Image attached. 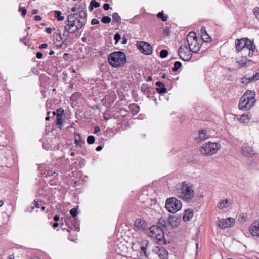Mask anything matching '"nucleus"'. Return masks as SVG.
<instances>
[{
    "mask_svg": "<svg viewBox=\"0 0 259 259\" xmlns=\"http://www.w3.org/2000/svg\"><path fill=\"white\" fill-rule=\"evenodd\" d=\"M255 93L253 91L247 90L241 97L238 108L240 110L246 111L251 109L255 102Z\"/></svg>",
    "mask_w": 259,
    "mask_h": 259,
    "instance_id": "nucleus-1",
    "label": "nucleus"
},
{
    "mask_svg": "<svg viewBox=\"0 0 259 259\" xmlns=\"http://www.w3.org/2000/svg\"><path fill=\"white\" fill-rule=\"evenodd\" d=\"M76 15H68L67 20L65 21L64 29L69 33L73 34L84 26V22L79 21Z\"/></svg>",
    "mask_w": 259,
    "mask_h": 259,
    "instance_id": "nucleus-2",
    "label": "nucleus"
},
{
    "mask_svg": "<svg viewBox=\"0 0 259 259\" xmlns=\"http://www.w3.org/2000/svg\"><path fill=\"white\" fill-rule=\"evenodd\" d=\"M109 64L114 68L123 66L126 62L127 59L123 52L119 51L111 53L108 57Z\"/></svg>",
    "mask_w": 259,
    "mask_h": 259,
    "instance_id": "nucleus-3",
    "label": "nucleus"
},
{
    "mask_svg": "<svg viewBox=\"0 0 259 259\" xmlns=\"http://www.w3.org/2000/svg\"><path fill=\"white\" fill-rule=\"evenodd\" d=\"M195 195L193 185L188 181H184L181 184L180 191L178 193L179 198L186 202L192 200Z\"/></svg>",
    "mask_w": 259,
    "mask_h": 259,
    "instance_id": "nucleus-4",
    "label": "nucleus"
},
{
    "mask_svg": "<svg viewBox=\"0 0 259 259\" xmlns=\"http://www.w3.org/2000/svg\"><path fill=\"white\" fill-rule=\"evenodd\" d=\"M220 148V145L219 144L216 142H208L200 147V151L202 154L212 155L216 153Z\"/></svg>",
    "mask_w": 259,
    "mask_h": 259,
    "instance_id": "nucleus-5",
    "label": "nucleus"
},
{
    "mask_svg": "<svg viewBox=\"0 0 259 259\" xmlns=\"http://www.w3.org/2000/svg\"><path fill=\"white\" fill-rule=\"evenodd\" d=\"M181 201L175 197H170L167 199L165 203L166 210L171 213H175L180 210L182 208Z\"/></svg>",
    "mask_w": 259,
    "mask_h": 259,
    "instance_id": "nucleus-6",
    "label": "nucleus"
},
{
    "mask_svg": "<svg viewBox=\"0 0 259 259\" xmlns=\"http://www.w3.org/2000/svg\"><path fill=\"white\" fill-rule=\"evenodd\" d=\"M149 235L158 241H162L164 239L163 230L160 227L154 225L149 228Z\"/></svg>",
    "mask_w": 259,
    "mask_h": 259,
    "instance_id": "nucleus-7",
    "label": "nucleus"
},
{
    "mask_svg": "<svg viewBox=\"0 0 259 259\" xmlns=\"http://www.w3.org/2000/svg\"><path fill=\"white\" fill-rule=\"evenodd\" d=\"M192 53L187 46H181L178 49V54L180 58L185 61H188L191 59Z\"/></svg>",
    "mask_w": 259,
    "mask_h": 259,
    "instance_id": "nucleus-8",
    "label": "nucleus"
},
{
    "mask_svg": "<svg viewBox=\"0 0 259 259\" xmlns=\"http://www.w3.org/2000/svg\"><path fill=\"white\" fill-rule=\"evenodd\" d=\"M80 5H76L75 7L72 8L71 11L73 12H77L78 13H74L73 14H70V15H76L77 19L79 20V21L84 22V24L86 23V17L87 13L83 10H79Z\"/></svg>",
    "mask_w": 259,
    "mask_h": 259,
    "instance_id": "nucleus-9",
    "label": "nucleus"
},
{
    "mask_svg": "<svg viewBox=\"0 0 259 259\" xmlns=\"http://www.w3.org/2000/svg\"><path fill=\"white\" fill-rule=\"evenodd\" d=\"M138 49L140 51L146 55H150L152 53V47L147 42L140 41L137 43Z\"/></svg>",
    "mask_w": 259,
    "mask_h": 259,
    "instance_id": "nucleus-10",
    "label": "nucleus"
},
{
    "mask_svg": "<svg viewBox=\"0 0 259 259\" xmlns=\"http://www.w3.org/2000/svg\"><path fill=\"white\" fill-rule=\"evenodd\" d=\"M65 223L70 229H74L77 232L79 231V223L77 218H71L70 217L65 219Z\"/></svg>",
    "mask_w": 259,
    "mask_h": 259,
    "instance_id": "nucleus-11",
    "label": "nucleus"
},
{
    "mask_svg": "<svg viewBox=\"0 0 259 259\" xmlns=\"http://www.w3.org/2000/svg\"><path fill=\"white\" fill-rule=\"evenodd\" d=\"M235 222L233 218L229 217L227 219H222L218 220V225L222 229H225L228 227H232Z\"/></svg>",
    "mask_w": 259,
    "mask_h": 259,
    "instance_id": "nucleus-12",
    "label": "nucleus"
},
{
    "mask_svg": "<svg viewBox=\"0 0 259 259\" xmlns=\"http://www.w3.org/2000/svg\"><path fill=\"white\" fill-rule=\"evenodd\" d=\"M155 251L161 259H172L174 255L168 254L166 249L163 247H156Z\"/></svg>",
    "mask_w": 259,
    "mask_h": 259,
    "instance_id": "nucleus-13",
    "label": "nucleus"
},
{
    "mask_svg": "<svg viewBox=\"0 0 259 259\" xmlns=\"http://www.w3.org/2000/svg\"><path fill=\"white\" fill-rule=\"evenodd\" d=\"M249 231L252 236L259 237V220L255 221L251 224Z\"/></svg>",
    "mask_w": 259,
    "mask_h": 259,
    "instance_id": "nucleus-14",
    "label": "nucleus"
},
{
    "mask_svg": "<svg viewBox=\"0 0 259 259\" xmlns=\"http://www.w3.org/2000/svg\"><path fill=\"white\" fill-rule=\"evenodd\" d=\"M135 227L140 231L144 230L147 227L146 222L141 218L137 219L134 223Z\"/></svg>",
    "mask_w": 259,
    "mask_h": 259,
    "instance_id": "nucleus-15",
    "label": "nucleus"
},
{
    "mask_svg": "<svg viewBox=\"0 0 259 259\" xmlns=\"http://www.w3.org/2000/svg\"><path fill=\"white\" fill-rule=\"evenodd\" d=\"M53 37L54 44L55 46L58 48L62 47L63 44V42L62 41L63 38L60 33H54Z\"/></svg>",
    "mask_w": 259,
    "mask_h": 259,
    "instance_id": "nucleus-16",
    "label": "nucleus"
},
{
    "mask_svg": "<svg viewBox=\"0 0 259 259\" xmlns=\"http://www.w3.org/2000/svg\"><path fill=\"white\" fill-rule=\"evenodd\" d=\"M48 167L44 164L40 165L38 167V169L41 171L42 175H44L46 177L53 176V175H58L55 172H53L52 171L49 170Z\"/></svg>",
    "mask_w": 259,
    "mask_h": 259,
    "instance_id": "nucleus-17",
    "label": "nucleus"
},
{
    "mask_svg": "<svg viewBox=\"0 0 259 259\" xmlns=\"http://www.w3.org/2000/svg\"><path fill=\"white\" fill-rule=\"evenodd\" d=\"M169 226L172 228H175L179 225L180 218L175 215H170L168 217Z\"/></svg>",
    "mask_w": 259,
    "mask_h": 259,
    "instance_id": "nucleus-18",
    "label": "nucleus"
},
{
    "mask_svg": "<svg viewBox=\"0 0 259 259\" xmlns=\"http://www.w3.org/2000/svg\"><path fill=\"white\" fill-rule=\"evenodd\" d=\"M189 46V48L191 50V51L193 53H197V52L200 49V46L197 42V40H193L192 41L189 42L188 43Z\"/></svg>",
    "mask_w": 259,
    "mask_h": 259,
    "instance_id": "nucleus-19",
    "label": "nucleus"
},
{
    "mask_svg": "<svg viewBox=\"0 0 259 259\" xmlns=\"http://www.w3.org/2000/svg\"><path fill=\"white\" fill-rule=\"evenodd\" d=\"M245 38H242L240 39H236L235 41V48L237 52H240L245 49L246 43L245 42Z\"/></svg>",
    "mask_w": 259,
    "mask_h": 259,
    "instance_id": "nucleus-20",
    "label": "nucleus"
},
{
    "mask_svg": "<svg viewBox=\"0 0 259 259\" xmlns=\"http://www.w3.org/2000/svg\"><path fill=\"white\" fill-rule=\"evenodd\" d=\"M209 137V135L205 130H202L199 132L198 137L195 139L197 142H201L207 139Z\"/></svg>",
    "mask_w": 259,
    "mask_h": 259,
    "instance_id": "nucleus-21",
    "label": "nucleus"
},
{
    "mask_svg": "<svg viewBox=\"0 0 259 259\" xmlns=\"http://www.w3.org/2000/svg\"><path fill=\"white\" fill-rule=\"evenodd\" d=\"M242 153L245 156L250 157L255 155V152L252 147L245 146L242 148Z\"/></svg>",
    "mask_w": 259,
    "mask_h": 259,
    "instance_id": "nucleus-22",
    "label": "nucleus"
},
{
    "mask_svg": "<svg viewBox=\"0 0 259 259\" xmlns=\"http://www.w3.org/2000/svg\"><path fill=\"white\" fill-rule=\"evenodd\" d=\"M201 39L203 42H207L210 41L211 37L207 33L204 26H202L201 28Z\"/></svg>",
    "mask_w": 259,
    "mask_h": 259,
    "instance_id": "nucleus-23",
    "label": "nucleus"
},
{
    "mask_svg": "<svg viewBox=\"0 0 259 259\" xmlns=\"http://www.w3.org/2000/svg\"><path fill=\"white\" fill-rule=\"evenodd\" d=\"M152 89L149 87L147 84L143 83L141 87V91L147 97H149L151 94V90Z\"/></svg>",
    "mask_w": 259,
    "mask_h": 259,
    "instance_id": "nucleus-24",
    "label": "nucleus"
},
{
    "mask_svg": "<svg viewBox=\"0 0 259 259\" xmlns=\"http://www.w3.org/2000/svg\"><path fill=\"white\" fill-rule=\"evenodd\" d=\"M251 62V60L248 59L246 57H242L237 61L241 67L247 66L249 65Z\"/></svg>",
    "mask_w": 259,
    "mask_h": 259,
    "instance_id": "nucleus-25",
    "label": "nucleus"
},
{
    "mask_svg": "<svg viewBox=\"0 0 259 259\" xmlns=\"http://www.w3.org/2000/svg\"><path fill=\"white\" fill-rule=\"evenodd\" d=\"M155 84L157 86L156 90L158 93L163 94L166 92V89L164 83L162 82L157 81L156 82Z\"/></svg>",
    "mask_w": 259,
    "mask_h": 259,
    "instance_id": "nucleus-26",
    "label": "nucleus"
},
{
    "mask_svg": "<svg viewBox=\"0 0 259 259\" xmlns=\"http://www.w3.org/2000/svg\"><path fill=\"white\" fill-rule=\"evenodd\" d=\"M158 223L161 225V226L165 228L169 226L168 218H166L165 217H161L158 219Z\"/></svg>",
    "mask_w": 259,
    "mask_h": 259,
    "instance_id": "nucleus-27",
    "label": "nucleus"
},
{
    "mask_svg": "<svg viewBox=\"0 0 259 259\" xmlns=\"http://www.w3.org/2000/svg\"><path fill=\"white\" fill-rule=\"evenodd\" d=\"M193 215V212L192 210L189 209H186L185 211V214H184L183 218V220L185 222H189L190 221L191 219L192 218Z\"/></svg>",
    "mask_w": 259,
    "mask_h": 259,
    "instance_id": "nucleus-28",
    "label": "nucleus"
},
{
    "mask_svg": "<svg viewBox=\"0 0 259 259\" xmlns=\"http://www.w3.org/2000/svg\"><path fill=\"white\" fill-rule=\"evenodd\" d=\"M245 42L246 43L245 48L252 51H254L256 49V47L254 45L253 41L250 40L247 38H245Z\"/></svg>",
    "mask_w": 259,
    "mask_h": 259,
    "instance_id": "nucleus-29",
    "label": "nucleus"
},
{
    "mask_svg": "<svg viewBox=\"0 0 259 259\" xmlns=\"http://www.w3.org/2000/svg\"><path fill=\"white\" fill-rule=\"evenodd\" d=\"M251 116L248 114H244L242 115L239 118V121L242 123H247L249 122Z\"/></svg>",
    "mask_w": 259,
    "mask_h": 259,
    "instance_id": "nucleus-30",
    "label": "nucleus"
},
{
    "mask_svg": "<svg viewBox=\"0 0 259 259\" xmlns=\"http://www.w3.org/2000/svg\"><path fill=\"white\" fill-rule=\"evenodd\" d=\"M229 205L230 203L228 200L226 199L225 200H223L220 201L218 204L217 206L219 208L222 209L224 208L228 207V206H229Z\"/></svg>",
    "mask_w": 259,
    "mask_h": 259,
    "instance_id": "nucleus-31",
    "label": "nucleus"
},
{
    "mask_svg": "<svg viewBox=\"0 0 259 259\" xmlns=\"http://www.w3.org/2000/svg\"><path fill=\"white\" fill-rule=\"evenodd\" d=\"M251 81H252L251 76L249 74L245 75L241 79V83L245 85L247 84Z\"/></svg>",
    "mask_w": 259,
    "mask_h": 259,
    "instance_id": "nucleus-32",
    "label": "nucleus"
},
{
    "mask_svg": "<svg viewBox=\"0 0 259 259\" xmlns=\"http://www.w3.org/2000/svg\"><path fill=\"white\" fill-rule=\"evenodd\" d=\"M140 249L141 250L146 254L147 247L149 244V241L147 240H144L141 241Z\"/></svg>",
    "mask_w": 259,
    "mask_h": 259,
    "instance_id": "nucleus-33",
    "label": "nucleus"
},
{
    "mask_svg": "<svg viewBox=\"0 0 259 259\" xmlns=\"http://www.w3.org/2000/svg\"><path fill=\"white\" fill-rule=\"evenodd\" d=\"M100 4L99 2L96 1L95 0H92L90 2V5L89 6V10L90 11H92L94 8H97L99 7Z\"/></svg>",
    "mask_w": 259,
    "mask_h": 259,
    "instance_id": "nucleus-34",
    "label": "nucleus"
},
{
    "mask_svg": "<svg viewBox=\"0 0 259 259\" xmlns=\"http://www.w3.org/2000/svg\"><path fill=\"white\" fill-rule=\"evenodd\" d=\"M197 40L196 35L194 32H190L187 35V42L192 41L193 40Z\"/></svg>",
    "mask_w": 259,
    "mask_h": 259,
    "instance_id": "nucleus-35",
    "label": "nucleus"
},
{
    "mask_svg": "<svg viewBox=\"0 0 259 259\" xmlns=\"http://www.w3.org/2000/svg\"><path fill=\"white\" fill-rule=\"evenodd\" d=\"M112 16L113 18V22H115V23L118 24L121 23V19L117 13H113Z\"/></svg>",
    "mask_w": 259,
    "mask_h": 259,
    "instance_id": "nucleus-36",
    "label": "nucleus"
},
{
    "mask_svg": "<svg viewBox=\"0 0 259 259\" xmlns=\"http://www.w3.org/2000/svg\"><path fill=\"white\" fill-rule=\"evenodd\" d=\"M75 141L74 143L76 145L81 146V136L80 134L77 133H74Z\"/></svg>",
    "mask_w": 259,
    "mask_h": 259,
    "instance_id": "nucleus-37",
    "label": "nucleus"
},
{
    "mask_svg": "<svg viewBox=\"0 0 259 259\" xmlns=\"http://www.w3.org/2000/svg\"><path fill=\"white\" fill-rule=\"evenodd\" d=\"M56 124L60 126L63 123V114L58 113L56 115Z\"/></svg>",
    "mask_w": 259,
    "mask_h": 259,
    "instance_id": "nucleus-38",
    "label": "nucleus"
},
{
    "mask_svg": "<svg viewBox=\"0 0 259 259\" xmlns=\"http://www.w3.org/2000/svg\"><path fill=\"white\" fill-rule=\"evenodd\" d=\"M55 17L57 19L58 21H62L64 19V17L62 16V12L58 10L54 11Z\"/></svg>",
    "mask_w": 259,
    "mask_h": 259,
    "instance_id": "nucleus-39",
    "label": "nucleus"
},
{
    "mask_svg": "<svg viewBox=\"0 0 259 259\" xmlns=\"http://www.w3.org/2000/svg\"><path fill=\"white\" fill-rule=\"evenodd\" d=\"M78 206H77L76 207H75L73 208H72L71 209H70V214L72 216V218H76V217H77V214H78V212H77V209H78Z\"/></svg>",
    "mask_w": 259,
    "mask_h": 259,
    "instance_id": "nucleus-40",
    "label": "nucleus"
},
{
    "mask_svg": "<svg viewBox=\"0 0 259 259\" xmlns=\"http://www.w3.org/2000/svg\"><path fill=\"white\" fill-rule=\"evenodd\" d=\"M157 17L158 18H160L161 20L163 22H165L167 21L168 19V16L167 15H164L162 12H159L157 14Z\"/></svg>",
    "mask_w": 259,
    "mask_h": 259,
    "instance_id": "nucleus-41",
    "label": "nucleus"
},
{
    "mask_svg": "<svg viewBox=\"0 0 259 259\" xmlns=\"http://www.w3.org/2000/svg\"><path fill=\"white\" fill-rule=\"evenodd\" d=\"M130 107L136 113H137L138 112H139L140 107L138 105H137L136 104H130Z\"/></svg>",
    "mask_w": 259,
    "mask_h": 259,
    "instance_id": "nucleus-42",
    "label": "nucleus"
},
{
    "mask_svg": "<svg viewBox=\"0 0 259 259\" xmlns=\"http://www.w3.org/2000/svg\"><path fill=\"white\" fill-rule=\"evenodd\" d=\"M182 66V64L180 61H176L174 63V67L172 68V71L176 72L178 69Z\"/></svg>",
    "mask_w": 259,
    "mask_h": 259,
    "instance_id": "nucleus-43",
    "label": "nucleus"
},
{
    "mask_svg": "<svg viewBox=\"0 0 259 259\" xmlns=\"http://www.w3.org/2000/svg\"><path fill=\"white\" fill-rule=\"evenodd\" d=\"M111 21V19L109 16H103L101 19L102 22L105 24L109 23Z\"/></svg>",
    "mask_w": 259,
    "mask_h": 259,
    "instance_id": "nucleus-44",
    "label": "nucleus"
},
{
    "mask_svg": "<svg viewBox=\"0 0 259 259\" xmlns=\"http://www.w3.org/2000/svg\"><path fill=\"white\" fill-rule=\"evenodd\" d=\"M168 52L167 50L163 49L160 52V57L162 58H164L167 56Z\"/></svg>",
    "mask_w": 259,
    "mask_h": 259,
    "instance_id": "nucleus-45",
    "label": "nucleus"
},
{
    "mask_svg": "<svg viewBox=\"0 0 259 259\" xmlns=\"http://www.w3.org/2000/svg\"><path fill=\"white\" fill-rule=\"evenodd\" d=\"M87 143L89 144H92L95 142V137L92 135L89 136L87 139Z\"/></svg>",
    "mask_w": 259,
    "mask_h": 259,
    "instance_id": "nucleus-46",
    "label": "nucleus"
},
{
    "mask_svg": "<svg viewBox=\"0 0 259 259\" xmlns=\"http://www.w3.org/2000/svg\"><path fill=\"white\" fill-rule=\"evenodd\" d=\"M253 13L256 17V18L259 20V7H255L253 10Z\"/></svg>",
    "mask_w": 259,
    "mask_h": 259,
    "instance_id": "nucleus-47",
    "label": "nucleus"
},
{
    "mask_svg": "<svg viewBox=\"0 0 259 259\" xmlns=\"http://www.w3.org/2000/svg\"><path fill=\"white\" fill-rule=\"evenodd\" d=\"M114 39L115 41V44H117L121 39V36L118 33H116L114 36Z\"/></svg>",
    "mask_w": 259,
    "mask_h": 259,
    "instance_id": "nucleus-48",
    "label": "nucleus"
},
{
    "mask_svg": "<svg viewBox=\"0 0 259 259\" xmlns=\"http://www.w3.org/2000/svg\"><path fill=\"white\" fill-rule=\"evenodd\" d=\"M40 207V205L39 204L38 201H34L33 204H32V206H31V210L34 209V208H38Z\"/></svg>",
    "mask_w": 259,
    "mask_h": 259,
    "instance_id": "nucleus-49",
    "label": "nucleus"
},
{
    "mask_svg": "<svg viewBox=\"0 0 259 259\" xmlns=\"http://www.w3.org/2000/svg\"><path fill=\"white\" fill-rule=\"evenodd\" d=\"M18 11L21 13L22 16H24L27 12L26 9L25 8L20 7Z\"/></svg>",
    "mask_w": 259,
    "mask_h": 259,
    "instance_id": "nucleus-50",
    "label": "nucleus"
},
{
    "mask_svg": "<svg viewBox=\"0 0 259 259\" xmlns=\"http://www.w3.org/2000/svg\"><path fill=\"white\" fill-rule=\"evenodd\" d=\"M252 81L259 80V73H256L253 74L252 76H251Z\"/></svg>",
    "mask_w": 259,
    "mask_h": 259,
    "instance_id": "nucleus-51",
    "label": "nucleus"
},
{
    "mask_svg": "<svg viewBox=\"0 0 259 259\" xmlns=\"http://www.w3.org/2000/svg\"><path fill=\"white\" fill-rule=\"evenodd\" d=\"M58 113H61V114H63V110L60 108L59 109H57L56 111H53L52 112V114L54 116H55V115H57V114H58Z\"/></svg>",
    "mask_w": 259,
    "mask_h": 259,
    "instance_id": "nucleus-52",
    "label": "nucleus"
},
{
    "mask_svg": "<svg viewBox=\"0 0 259 259\" xmlns=\"http://www.w3.org/2000/svg\"><path fill=\"white\" fill-rule=\"evenodd\" d=\"M99 23V21L97 19H93L91 21V24L92 25H96Z\"/></svg>",
    "mask_w": 259,
    "mask_h": 259,
    "instance_id": "nucleus-53",
    "label": "nucleus"
},
{
    "mask_svg": "<svg viewBox=\"0 0 259 259\" xmlns=\"http://www.w3.org/2000/svg\"><path fill=\"white\" fill-rule=\"evenodd\" d=\"M69 32L68 31H66V30L64 29V31L63 32V36L65 38V39H66L68 37V35H69Z\"/></svg>",
    "mask_w": 259,
    "mask_h": 259,
    "instance_id": "nucleus-54",
    "label": "nucleus"
},
{
    "mask_svg": "<svg viewBox=\"0 0 259 259\" xmlns=\"http://www.w3.org/2000/svg\"><path fill=\"white\" fill-rule=\"evenodd\" d=\"M103 9L105 10H108L110 9V5L108 3H105L103 5Z\"/></svg>",
    "mask_w": 259,
    "mask_h": 259,
    "instance_id": "nucleus-55",
    "label": "nucleus"
},
{
    "mask_svg": "<svg viewBox=\"0 0 259 259\" xmlns=\"http://www.w3.org/2000/svg\"><path fill=\"white\" fill-rule=\"evenodd\" d=\"M36 56L38 59H41L42 58L43 54L41 52H37L36 53Z\"/></svg>",
    "mask_w": 259,
    "mask_h": 259,
    "instance_id": "nucleus-56",
    "label": "nucleus"
},
{
    "mask_svg": "<svg viewBox=\"0 0 259 259\" xmlns=\"http://www.w3.org/2000/svg\"><path fill=\"white\" fill-rule=\"evenodd\" d=\"M47 47H48V44L47 43H44L39 46V48L40 49H42L46 48Z\"/></svg>",
    "mask_w": 259,
    "mask_h": 259,
    "instance_id": "nucleus-57",
    "label": "nucleus"
},
{
    "mask_svg": "<svg viewBox=\"0 0 259 259\" xmlns=\"http://www.w3.org/2000/svg\"><path fill=\"white\" fill-rule=\"evenodd\" d=\"M34 19L35 21H40L42 19V18L41 16H40L39 15H36L34 16Z\"/></svg>",
    "mask_w": 259,
    "mask_h": 259,
    "instance_id": "nucleus-58",
    "label": "nucleus"
},
{
    "mask_svg": "<svg viewBox=\"0 0 259 259\" xmlns=\"http://www.w3.org/2000/svg\"><path fill=\"white\" fill-rule=\"evenodd\" d=\"M45 31L48 33V34H50L51 33L52 31V30L51 28H49V27H48V28H46L45 29Z\"/></svg>",
    "mask_w": 259,
    "mask_h": 259,
    "instance_id": "nucleus-59",
    "label": "nucleus"
},
{
    "mask_svg": "<svg viewBox=\"0 0 259 259\" xmlns=\"http://www.w3.org/2000/svg\"><path fill=\"white\" fill-rule=\"evenodd\" d=\"M100 131V128H99V127L97 126L94 127V133H97L99 132Z\"/></svg>",
    "mask_w": 259,
    "mask_h": 259,
    "instance_id": "nucleus-60",
    "label": "nucleus"
},
{
    "mask_svg": "<svg viewBox=\"0 0 259 259\" xmlns=\"http://www.w3.org/2000/svg\"><path fill=\"white\" fill-rule=\"evenodd\" d=\"M102 148H103V146L101 145H99L96 147V150L97 151H100L102 149Z\"/></svg>",
    "mask_w": 259,
    "mask_h": 259,
    "instance_id": "nucleus-61",
    "label": "nucleus"
},
{
    "mask_svg": "<svg viewBox=\"0 0 259 259\" xmlns=\"http://www.w3.org/2000/svg\"><path fill=\"white\" fill-rule=\"evenodd\" d=\"M53 219H54V221H55L56 222H57L60 220V217L58 215H55Z\"/></svg>",
    "mask_w": 259,
    "mask_h": 259,
    "instance_id": "nucleus-62",
    "label": "nucleus"
},
{
    "mask_svg": "<svg viewBox=\"0 0 259 259\" xmlns=\"http://www.w3.org/2000/svg\"><path fill=\"white\" fill-rule=\"evenodd\" d=\"M58 225H59V223L57 222H55L53 224L52 227H53V228L55 229V228H57L58 226Z\"/></svg>",
    "mask_w": 259,
    "mask_h": 259,
    "instance_id": "nucleus-63",
    "label": "nucleus"
},
{
    "mask_svg": "<svg viewBox=\"0 0 259 259\" xmlns=\"http://www.w3.org/2000/svg\"><path fill=\"white\" fill-rule=\"evenodd\" d=\"M253 52H254V51L249 50V54H248L249 56H250V57L252 56V55L253 54Z\"/></svg>",
    "mask_w": 259,
    "mask_h": 259,
    "instance_id": "nucleus-64",
    "label": "nucleus"
}]
</instances>
